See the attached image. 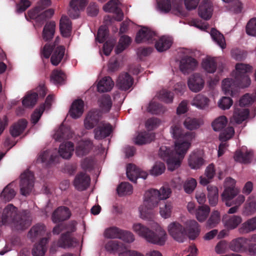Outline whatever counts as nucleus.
Instances as JSON below:
<instances>
[{"instance_id":"obj_16","label":"nucleus","mask_w":256,"mask_h":256,"mask_svg":"<svg viewBox=\"0 0 256 256\" xmlns=\"http://www.w3.org/2000/svg\"><path fill=\"white\" fill-rule=\"evenodd\" d=\"M156 33L150 30L143 28L138 30L136 37V42L138 44L142 42L152 43L154 40Z\"/></svg>"},{"instance_id":"obj_35","label":"nucleus","mask_w":256,"mask_h":256,"mask_svg":"<svg viewBox=\"0 0 256 256\" xmlns=\"http://www.w3.org/2000/svg\"><path fill=\"white\" fill-rule=\"evenodd\" d=\"M114 86V82L109 76L103 78L98 83L97 86L98 91L100 92H104L110 91Z\"/></svg>"},{"instance_id":"obj_33","label":"nucleus","mask_w":256,"mask_h":256,"mask_svg":"<svg viewBox=\"0 0 256 256\" xmlns=\"http://www.w3.org/2000/svg\"><path fill=\"white\" fill-rule=\"evenodd\" d=\"M66 48L63 46H60L56 48L52 54L50 62L54 66H58L64 57Z\"/></svg>"},{"instance_id":"obj_19","label":"nucleus","mask_w":256,"mask_h":256,"mask_svg":"<svg viewBox=\"0 0 256 256\" xmlns=\"http://www.w3.org/2000/svg\"><path fill=\"white\" fill-rule=\"evenodd\" d=\"M204 84V80L202 76L198 73H195L192 75L188 82L189 88L195 92L200 91L203 88Z\"/></svg>"},{"instance_id":"obj_40","label":"nucleus","mask_w":256,"mask_h":256,"mask_svg":"<svg viewBox=\"0 0 256 256\" xmlns=\"http://www.w3.org/2000/svg\"><path fill=\"white\" fill-rule=\"evenodd\" d=\"M252 153L251 152H242L240 150H236L234 155V159L236 161L243 164H248L252 161Z\"/></svg>"},{"instance_id":"obj_28","label":"nucleus","mask_w":256,"mask_h":256,"mask_svg":"<svg viewBox=\"0 0 256 256\" xmlns=\"http://www.w3.org/2000/svg\"><path fill=\"white\" fill-rule=\"evenodd\" d=\"M72 26V22L66 16H62L60 22V29L62 35L66 38L70 35Z\"/></svg>"},{"instance_id":"obj_63","label":"nucleus","mask_w":256,"mask_h":256,"mask_svg":"<svg viewBox=\"0 0 256 256\" xmlns=\"http://www.w3.org/2000/svg\"><path fill=\"white\" fill-rule=\"evenodd\" d=\"M196 181L193 178L188 179L184 184V188L187 194L192 193L196 186Z\"/></svg>"},{"instance_id":"obj_38","label":"nucleus","mask_w":256,"mask_h":256,"mask_svg":"<svg viewBox=\"0 0 256 256\" xmlns=\"http://www.w3.org/2000/svg\"><path fill=\"white\" fill-rule=\"evenodd\" d=\"M172 43V41L170 38L162 36L156 42L155 48L158 52H162L170 48Z\"/></svg>"},{"instance_id":"obj_47","label":"nucleus","mask_w":256,"mask_h":256,"mask_svg":"<svg viewBox=\"0 0 256 256\" xmlns=\"http://www.w3.org/2000/svg\"><path fill=\"white\" fill-rule=\"evenodd\" d=\"M210 36L214 40L222 49L226 48L225 39L222 34L216 29L212 28L210 31Z\"/></svg>"},{"instance_id":"obj_55","label":"nucleus","mask_w":256,"mask_h":256,"mask_svg":"<svg viewBox=\"0 0 256 256\" xmlns=\"http://www.w3.org/2000/svg\"><path fill=\"white\" fill-rule=\"evenodd\" d=\"M220 212L218 210L212 212L210 218L206 222V226L209 228L216 227L220 222Z\"/></svg>"},{"instance_id":"obj_3","label":"nucleus","mask_w":256,"mask_h":256,"mask_svg":"<svg viewBox=\"0 0 256 256\" xmlns=\"http://www.w3.org/2000/svg\"><path fill=\"white\" fill-rule=\"evenodd\" d=\"M169 234L176 241L182 242L186 236L191 240L196 238L200 232L198 223L194 220L186 222V230L177 222H173L168 226Z\"/></svg>"},{"instance_id":"obj_45","label":"nucleus","mask_w":256,"mask_h":256,"mask_svg":"<svg viewBox=\"0 0 256 256\" xmlns=\"http://www.w3.org/2000/svg\"><path fill=\"white\" fill-rule=\"evenodd\" d=\"M256 230V217L250 218L243 223L239 228L240 234H247Z\"/></svg>"},{"instance_id":"obj_43","label":"nucleus","mask_w":256,"mask_h":256,"mask_svg":"<svg viewBox=\"0 0 256 256\" xmlns=\"http://www.w3.org/2000/svg\"><path fill=\"white\" fill-rule=\"evenodd\" d=\"M38 94L35 92H29L24 98L22 104L26 108H32L36 103Z\"/></svg>"},{"instance_id":"obj_31","label":"nucleus","mask_w":256,"mask_h":256,"mask_svg":"<svg viewBox=\"0 0 256 256\" xmlns=\"http://www.w3.org/2000/svg\"><path fill=\"white\" fill-rule=\"evenodd\" d=\"M59 158V156L56 154H53L50 150H46L42 152L38 156V161L42 163H46V166L56 162Z\"/></svg>"},{"instance_id":"obj_41","label":"nucleus","mask_w":256,"mask_h":256,"mask_svg":"<svg viewBox=\"0 0 256 256\" xmlns=\"http://www.w3.org/2000/svg\"><path fill=\"white\" fill-rule=\"evenodd\" d=\"M72 136L70 129L62 124L54 134L56 141L61 142L63 140L69 139Z\"/></svg>"},{"instance_id":"obj_64","label":"nucleus","mask_w":256,"mask_h":256,"mask_svg":"<svg viewBox=\"0 0 256 256\" xmlns=\"http://www.w3.org/2000/svg\"><path fill=\"white\" fill-rule=\"evenodd\" d=\"M246 32L252 36H256V18L250 19L246 26Z\"/></svg>"},{"instance_id":"obj_62","label":"nucleus","mask_w":256,"mask_h":256,"mask_svg":"<svg viewBox=\"0 0 256 256\" xmlns=\"http://www.w3.org/2000/svg\"><path fill=\"white\" fill-rule=\"evenodd\" d=\"M256 211V200L254 198H249L245 206V213L248 215H250Z\"/></svg>"},{"instance_id":"obj_32","label":"nucleus","mask_w":256,"mask_h":256,"mask_svg":"<svg viewBox=\"0 0 256 256\" xmlns=\"http://www.w3.org/2000/svg\"><path fill=\"white\" fill-rule=\"evenodd\" d=\"M48 242V238H43L38 244L34 245L32 254L33 256H44L47 250L46 244Z\"/></svg>"},{"instance_id":"obj_21","label":"nucleus","mask_w":256,"mask_h":256,"mask_svg":"<svg viewBox=\"0 0 256 256\" xmlns=\"http://www.w3.org/2000/svg\"><path fill=\"white\" fill-rule=\"evenodd\" d=\"M202 153L200 150L194 151L190 156L188 164L192 169L200 168L204 164Z\"/></svg>"},{"instance_id":"obj_14","label":"nucleus","mask_w":256,"mask_h":256,"mask_svg":"<svg viewBox=\"0 0 256 256\" xmlns=\"http://www.w3.org/2000/svg\"><path fill=\"white\" fill-rule=\"evenodd\" d=\"M234 128L232 126H228L223 130L220 134L219 139L222 142L218 146V156H221L224 152V150L228 146L226 141L231 138L234 134Z\"/></svg>"},{"instance_id":"obj_46","label":"nucleus","mask_w":256,"mask_h":256,"mask_svg":"<svg viewBox=\"0 0 256 256\" xmlns=\"http://www.w3.org/2000/svg\"><path fill=\"white\" fill-rule=\"evenodd\" d=\"M202 68L208 73H214L217 68V64L214 58H207L202 60Z\"/></svg>"},{"instance_id":"obj_52","label":"nucleus","mask_w":256,"mask_h":256,"mask_svg":"<svg viewBox=\"0 0 256 256\" xmlns=\"http://www.w3.org/2000/svg\"><path fill=\"white\" fill-rule=\"evenodd\" d=\"M45 232V226L43 224H38L32 226L28 232V236L34 240L36 238L43 235Z\"/></svg>"},{"instance_id":"obj_50","label":"nucleus","mask_w":256,"mask_h":256,"mask_svg":"<svg viewBox=\"0 0 256 256\" xmlns=\"http://www.w3.org/2000/svg\"><path fill=\"white\" fill-rule=\"evenodd\" d=\"M117 192L119 196L130 195L132 193L133 188L131 184L128 182H122L118 186Z\"/></svg>"},{"instance_id":"obj_51","label":"nucleus","mask_w":256,"mask_h":256,"mask_svg":"<svg viewBox=\"0 0 256 256\" xmlns=\"http://www.w3.org/2000/svg\"><path fill=\"white\" fill-rule=\"evenodd\" d=\"M66 76L62 70L58 69L54 70L50 75V80L54 84H62L66 80Z\"/></svg>"},{"instance_id":"obj_34","label":"nucleus","mask_w":256,"mask_h":256,"mask_svg":"<svg viewBox=\"0 0 256 256\" xmlns=\"http://www.w3.org/2000/svg\"><path fill=\"white\" fill-rule=\"evenodd\" d=\"M27 121L24 119L19 120L16 123L11 126L10 132L13 137H17L23 132L26 127Z\"/></svg>"},{"instance_id":"obj_5","label":"nucleus","mask_w":256,"mask_h":256,"mask_svg":"<svg viewBox=\"0 0 256 256\" xmlns=\"http://www.w3.org/2000/svg\"><path fill=\"white\" fill-rule=\"evenodd\" d=\"M133 229L139 236L150 242L162 246L166 240V232L161 228L154 232L141 224H134Z\"/></svg>"},{"instance_id":"obj_6","label":"nucleus","mask_w":256,"mask_h":256,"mask_svg":"<svg viewBox=\"0 0 256 256\" xmlns=\"http://www.w3.org/2000/svg\"><path fill=\"white\" fill-rule=\"evenodd\" d=\"M186 154L183 153L182 149L177 150L176 146L174 150H171L166 146H162L159 150L160 156L164 160H166L168 168L172 172L180 166L181 160Z\"/></svg>"},{"instance_id":"obj_37","label":"nucleus","mask_w":256,"mask_h":256,"mask_svg":"<svg viewBox=\"0 0 256 256\" xmlns=\"http://www.w3.org/2000/svg\"><path fill=\"white\" fill-rule=\"evenodd\" d=\"M56 23L54 22H47L42 30V38L45 41H50L54 37L55 32Z\"/></svg>"},{"instance_id":"obj_8","label":"nucleus","mask_w":256,"mask_h":256,"mask_svg":"<svg viewBox=\"0 0 256 256\" xmlns=\"http://www.w3.org/2000/svg\"><path fill=\"white\" fill-rule=\"evenodd\" d=\"M173 138L176 139L175 146L176 149H182L183 153H186L190 146L191 142L194 136L192 132L184 133L180 126L176 124L172 126L171 130Z\"/></svg>"},{"instance_id":"obj_30","label":"nucleus","mask_w":256,"mask_h":256,"mask_svg":"<svg viewBox=\"0 0 256 256\" xmlns=\"http://www.w3.org/2000/svg\"><path fill=\"white\" fill-rule=\"evenodd\" d=\"M248 240V238L242 237L235 238L230 244V248L234 252H246V248L244 246Z\"/></svg>"},{"instance_id":"obj_17","label":"nucleus","mask_w":256,"mask_h":256,"mask_svg":"<svg viewBox=\"0 0 256 256\" xmlns=\"http://www.w3.org/2000/svg\"><path fill=\"white\" fill-rule=\"evenodd\" d=\"M90 182V176L86 173L80 172L75 176L74 185L77 190L83 191L89 186Z\"/></svg>"},{"instance_id":"obj_54","label":"nucleus","mask_w":256,"mask_h":256,"mask_svg":"<svg viewBox=\"0 0 256 256\" xmlns=\"http://www.w3.org/2000/svg\"><path fill=\"white\" fill-rule=\"evenodd\" d=\"M122 230L116 226H112L104 231V236L108 238H120Z\"/></svg>"},{"instance_id":"obj_11","label":"nucleus","mask_w":256,"mask_h":256,"mask_svg":"<svg viewBox=\"0 0 256 256\" xmlns=\"http://www.w3.org/2000/svg\"><path fill=\"white\" fill-rule=\"evenodd\" d=\"M40 10L37 8V6L32 10H30L28 14L32 19H35L36 21L40 24H43L48 19L50 18L54 14V10L50 8L46 10L40 14Z\"/></svg>"},{"instance_id":"obj_29","label":"nucleus","mask_w":256,"mask_h":256,"mask_svg":"<svg viewBox=\"0 0 256 256\" xmlns=\"http://www.w3.org/2000/svg\"><path fill=\"white\" fill-rule=\"evenodd\" d=\"M74 150V144L70 142H67L60 144L58 153L63 158L68 159L72 156Z\"/></svg>"},{"instance_id":"obj_15","label":"nucleus","mask_w":256,"mask_h":256,"mask_svg":"<svg viewBox=\"0 0 256 256\" xmlns=\"http://www.w3.org/2000/svg\"><path fill=\"white\" fill-rule=\"evenodd\" d=\"M126 173L128 178L134 182H136L138 178L146 179L148 175L146 172L142 170L132 164L127 165Z\"/></svg>"},{"instance_id":"obj_24","label":"nucleus","mask_w":256,"mask_h":256,"mask_svg":"<svg viewBox=\"0 0 256 256\" xmlns=\"http://www.w3.org/2000/svg\"><path fill=\"white\" fill-rule=\"evenodd\" d=\"M133 84V78L128 72L121 74L118 79L117 85L122 90H128Z\"/></svg>"},{"instance_id":"obj_7","label":"nucleus","mask_w":256,"mask_h":256,"mask_svg":"<svg viewBox=\"0 0 256 256\" xmlns=\"http://www.w3.org/2000/svg\"><path fill=\"white\" fill-rule=\"evenodd\" d=\"M238 190L232 186L227 187L222 194V200L228 206H234L230 208L228 211V214H234L236 212L239 206L244 202L245 198L243 195H239L235 200L234 198L238 194Z\"/></svg>"},{"instance_id":"obj_18","label":"nucleus","mask_w":256,"mask_h":256,"mask_svg":"<svg viewBox=\"0 0 256 256\" xmlns=\"http://www.w3.org/2000/svg\"><path fill=\"white\" fill-rule=\"evenodd\" d=\"M71 214L70 210L68 207L61 206L53 212L52 218L54 223H58L70 218Z\"/></svg>"},{"instance_id":"obj_57","label":"nucleus","mask_w":256,"mask_h":256,"mask_svg":"<svg viewBox=\"0 0 256 256\" xmlns=\"http://www.w3.org/2000/svg\"><path fill=\"white\" fill-rule=\"evenodd\" d=\"M108 29L106 25L101 26L98 32L96 40L100 43H103L108 36Z\"/></svg>"},{"instance_id":"obj_25","label":"nucleus","mask_w":256,"mask_h":256,"mask_svg":"<svg viewBox=\"0 0 256 256\" xmlns=\"http://www.w3.org/2000/svg\"><path fill=\"white\" fill-rule=\"evenodd\" d=\"M198 65L196 59L191 56H185L180 62V69L184 73L188 72V70H194Z\"/></svg>"},{"instance_id":"obj_26","label":"nucleus","mask_w":256,"mask_h":256,"mask_svg":"<svg viewBox=\"0 0 256 256\" xmlns=\"http://www.w3.org/2000/svg\"><path fill=\"white\" fill-rule=\"evenodd\" d=\"M106 12H113L118 14L116 20L121 21L123 18V14L118 6V0H110L103 6Z\"/></svg>"},{"instance_id":"obj_27","label":"nucleus","mask_w":256,"mask_h":256,"mask_svg":"<svg viewBox=\"0 0 256 256\" xmlns=\"http://www.w3.org/2000/svg\"><path fill=\"white\" fill-rule=\"evenodd\" d=\"M92 147V143L90 140H82L78 143L76 148L77 156L82 157L88 154Z\"/></svg>"},{"instance_id":"obj_39","label":"nucleus","mask_w":256,"mask_h":256,"mask_svg":"<svg viewBox=\"0 0 256 256\" xmlns=\"http://www.w3.org/2000/svg\"><path fill=\"white\" fill-rule=\"evenodd\" d=\"M250 111L247 108H235L233 117L237 124H241L248 116Z\"/></svg>"},{"instance_id":"obj_36","label":"nucleus","mask_w":256,"mask_h":256,"mask_svg":"<svg viewBox=\"0 0 256 256\" xmlns=\"http://www.w3.org/2000/svg\"><path fill=\"white\" fill-rule=\"evenodd\" d=\"M154 138L155 134L153 132H141L136 138L135 143L138 145L146 144L150 142Z\"/></svg>"},{"instance_id":"obj_4","label":"nucleus","mask_w":256,"mask_h":256,"mask_svg":"<svg viewBox=\"0 0 256 256\" xmlns=\"http://www.w3.org/2000/svg\"><path fill=\"white\" fill-rule=\"evenodd\" d=\"M17 208L12 204H8L3 210L2 222L4 224L12 223L18 230H23L30 224V220L26 214H19Z\"/></svg>"},{"instance_id":"obj_48","label":"nucleus","mask_w":256,"mask_h":256,"mask_svg":"<svg viewBox=\"0 0 256 256\" xmlns=\"http://www.w3.org/2000/svg\"><path fill=\"white\" fill-rule=\"evenodd\" d=\"M100 106L104 112H108L112 106V101L110 95L103 94L98 100Z\"/></svg>"},{"instance_id":"obj_53","label":"nucleus","mask_w":256,"mask_h":256,"mask_svg":"<svg viewBox=\"0 0 256 256\" xmlns=\"http://www.w3.org/2000/svg\"><path fill=\"white\" fill-rule=\"evenodd\" d=\"M241 222L242 218L240 216H230L225 220L224 226L229 230H233L236 228Z\"/></svg>"},{"instance_id":"obj_23","label":"nucleus","mask_w":256,"mask_h":256,"mask_svg":"<svg viewBox=\"0 0 256 256\" xmlns=\"http://www.w3.org/2000/svg\"><path fill=\"white\" fill-rule=\"evenodd\" d=\"M84 102L81 99H78L73 102L69 110L70 116L73 118H80L84 112Z\"/></svg>"},{"instance_id":"obj_13","label":"nucleus","mask_w":256,"mask_h":256,"mask_svg":"<svg viewBox=\"0 0 256 256\" xmlns=\"http://www.w3.org/2000/svg\"><path fill=\"white\" fill-rule=\"evenodd\" d=\"M112 130V126L110 123L101 121L94 130V138L102 140L108 136Z\"/></svg>"},{"instance_id":"obj_1","label":"nucleus","mask_w":256,"mask_h":256,"mask_svg":"<svg viewBox=\"0 0 256 256\" xmlns=\"http://www.w3.org/2000/svg\"><path fill=\"white\" fill-rule=\"evenodd\" d=\"M234 79L226 78L222 80V89L226 95L234 96L236 88L248 87L251 82L248 73L252 70V66L242 63L236 64Z\"/></svg>"},{"instance_id":"obj_59","label":"nucleus","mask_w":256,"mask_h":256,"mask_svg":"<svg viewBox=\"0 0 256 256\" xmlns=\"http://www.w3.org/2000/svg\"><path fill=\"white\" fill-rule=\"evenodd\" d=\"M158 98L166 103H170L173 100L174 93L170 91L162 90L158 94Z\"/></svg>"},{"instance_id":"obj_20","label":"nucleus","mask_w":256,"mask_h":256,"mask_svg":"<svg viewBox=\"0 0 256 256\" xmlns=\"http://www.w3.org/2000/svg\"><path fill=\"white\" fill-rule=\"evenodd\" d=\"M87 4V0H72L70 4V8L68 11L70 16L73 18H78L80 11L84 8Z\"/></svg>"},{"instance_id":"obj_12","label":"nucleus","mask_w":256,"mask_h":256,"mask_svg":"<svg viewBox=\"0 0 256 256\" xmlns=\"http://www.w3.org/2000/svg\"><path fill=\"white\" fill-rule=\"evenodd\" d=\"M102 114L99 110L94 109L86 114L84 120V127L86 130H91L96 126L100 122Z\"/></svg>"},{"instance_id":"obj_2","label":"nucleus","mask_w":256,"mask_h":256,"mask_svg":"<svg viewBox=\"0 0 256 256\" xmlns=\"http://www.w3.org/2000/svg\"><path fill=\"white\" fill-rule=\"evenodd\" d=\"M171 193L168 188L162 187L159 190L150 189L145 192L144 204L139 207L140 217L146 219L150 216L152 209L157 206L161 200L168 198Z\"/></svg>"},{"instance_id":"obj_61","label":"nucleus","mask_w":256,"mask_h":256,"mask_svg":"<svg viewBox=\"0 0 256 256\" xmlns=\"http://www.w3.org/2000/svg\"><path fill=\"white\" fill-rule=\"evenodd\" d=\"M184 126L190 130H193L199 128V121L195 118H186L184 122Z\"/></svg>"},{"instance_id":"obj_58","label":"nucleus","mask_w":256,"mask_h":256,"mask_svg":"<svg viewBox=\"0 0 256 256\" xmlns=\"http://www.w3.org/2000/svg\"><path fill=\"white\" fill-rule=\"evenodd\" d=\"M12 184H8L3 190L1 194V196L5 201L9 202L16 196V192L12 188Z\"/></svg>"},{"instance_id":"obj_49","label":"nucleus","mask_w":256,"mask_h":256,"mask_svg":"<svg viewBox=\"0 0 256 256\" xmlns=\"http://www.w3.org/2000/svg\"><path fill=\"white\" fill-rule=\"evenodd\" d=\"M210 212V208L208 206L204 205L199 206L196 212V216L197 220L202 222L207 218Z\"/></svg>"},{"instance_id":"obj_9","label":"nucleus","mask_w":256,"mask_h":256,"mask_svg":"<svg viewBox=\"0 0 256 256\" xmlns=\"http://www.w3.org/2000/svg\"><path fill=\"white\" fill-rule=\"evenodd\" d=\"M77 222L74 221H71L68 223L64 224V230H67V232L62 234L58 241V247L66 248L75 246L78 243V240L72 236V233L76 230Z\"/></svg>"},{"instance_id":"obj_44","label":"nucleus","mask_w":256,"mask_h":256,"mask_svg":"<svg viewBox=\"0 0 256 256\" xmlns=\"http://www.w3.org/2000/svg\"><path fill=\"white\" fill-rule=\"evenodd\" d=\"M132 39L126 35H123L120 38L118 44L115 48V52L116 54L122 52L130 44Z\"/></svg>"},{"instance_id":"obj_10","label":"nucleus","mask_w":256,"mask_h":256,"mask_svg":"<svg viewBox=\"0 0 256 256\" xmlns=\"http://www.w3.org/2000/svg\"><path fill=\"white\" fill-rule=\"evenodd\" d=\"M34 185V174L32 172L27 170L20 175V190L22 195H28Z\"/></svg>"},{"instance_id":"obj_60","label":"nucleus","mask_w":256,"mask_h":256,"mask_svg":"<svg viewBox=\"0 0 256 256\" xmlns=\"http://www.w3.org/2000/svg\"><path fill=\"white\" fill-rule=\"evenodd\" d=\"M148 112L154 114H160L161 113H164V108L162 105L155 102H150L148 108Z\"/></svg>"},{"instance_id":"obj_42","label":"nucleus","mask_w":256,"mask_h":256,"mask_svg":"<svg viewBox=\"0 0 256 256\" xmlns=\"http://www.w3.org/2000/svg\"><path fill=\"white\" fill-rule=\"evenodd\" d=\"M209 99L201 94H197L192 100V104L198 108L204 109L208 106Z\"/></svg>"},{"instance_id":"obj_22","label":"nucleus","mask_w":256,"mask_h":256,"mask_svg":"<svg viewBox=\"0 0 256 256\" xmlns=\"http://www.w3.org/2000/svg\"><path fill=\"white\" fill-rule=\"evenodd\" d=\"M212 2L208 0H204L199 6L198 15L202 18L208 20L212 17Z\"/></svg>"},{"instance_id":"obj_56","label":"nucleus","mask_w":256,"mask_h":256,"mask_svg":"<svg viewBox=\"0 0 256 256\" xmlns=\"http://www.w3.org/2000/svg\"><path fill=\"white\" fill-rule=\"evenodd\" d=\"M227 123L226 118L223 116L216 119L212 123V126L214 131H220L226 128Z\"/></svg>"}]
</instances>
